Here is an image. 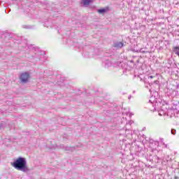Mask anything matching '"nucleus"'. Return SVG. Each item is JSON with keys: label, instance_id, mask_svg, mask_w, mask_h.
<instances>
[{"label": "nucleus", "instance_id": "f257e3e1", "mask_svg": "<svg viewBox=\"0 0 179 179\" xmlns=\"http://www.w3.org/2000/svg\"><path fill=\"white\" fill-rule=\"evenodd\" d=\"M11 166L16 169V170H20L21 171H27L28 170L25 157H18L15 162L11 163Z\"/></svg>", "mask_w": 179, "mask_h": 179}, {"label": "nucleus", "instance_id": "f03ea898", "mask_svg": "<svg viewBox=\"0 0 179 179\" xmlns=\"http://www.w3.org/2000/svg\"><path fill=\"white\" fill-rule=\"evenodd\" d=\"M30 74H29V73H22L20 77V79L22 80V82H28Z\"/></svg>", "mask_w": 179, "mask_h": 179}, {"label": "nucleus", "instance_id": "7ed1b4c3", "mask_svg": "<svg viewBox=\"0 0 179 179\" xmlns=\"http://www.w3.org/2000/svg\"><path fill=\"white\" fill-rule=\"evenodd\" d=\"M113 46L114 48H123L124 43L123 42H118L117 43H115Z\"/></svg>", "mask_w": 179, "mask_h": 179}, {"label": "nucleus", "instance_id": "20e7f679", "mask_svg": "<svg viewBox=\"0 0 179 179\" xmlns=\"http://www.w3.org/2000/svg\"><path fill=\"white\" fill-rule=\"evenodd\" d=\"M92 1L93 0H82V3L84 4V6H89Z\"/></svg>", "mask_w": 179, "mask_h": 179}, {"label": "nucleus", "instance_id": "39448f33", "mask_svg": "<svg viewBox=\"0 0 179 179\" xmlns=\"http://www.w3.org/2000/svg\"><path fill=\"white\" fill-rule=\"evenodd\" d=\"M109 8L108 7H106V8H100L98 10V12L100 13H106V11H108Z\"/></svg>", "mask_w": 179, "mask_h": 179}, {"label": "nucleus", "instance_id": "423d86ee", "mask_svg": "<svg viewBox=\"0 0 179 179\" xmlns=\"http://www.w3.org/2000/svg\"><path fill=\"white\" fill-rule=\"evenodd\" d=\"M175 49L177 50L176 52V55L178 56L179 57V46H176V48H175Z\"/></svg>", "mask_w": 179, "mask_h": 179}, {"label": "nucleus", "instance_id": "0eeeda50", "mask_svg": "<svg viewBox=\"0 0 179 179\" xmlns=\"http://www.w3.org/2000/svg\"><path fill=\"white\" fill-rule=\"evenodd\" d=\"M154 77L152 76H150V78L152 79Z\"/></svg>", "mask_w": 179, "mask_h": 179}]
</instances>
